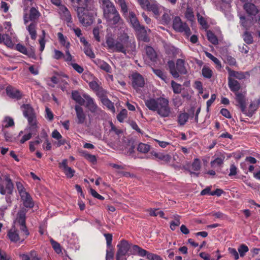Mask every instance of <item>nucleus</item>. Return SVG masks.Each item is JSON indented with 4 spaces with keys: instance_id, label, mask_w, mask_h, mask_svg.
<instances>
[{
    "instance_id": "nucleus-56",
    "label": "nucleus",
    "mask_w": 260,
    "mask_h": 260,
    "mask_svg": "<svg viewBox=\"0 0 260 260\" xmlns=\"http://www.w3.org/2000/svg\"><path fill=\"white\" fill-rule=\"evenodd\" d=\"M248 250V247L245 244H241L238 249V251L241 257H243Z\"/></svg>"
},
{
    "instance_id": "nucleus-40",
    "label": "nucleus",
    "mask_w": 260,
    "mask_h": 260,
    "mask_svg": "<svg viewBox=\"0 0 260 260\" xmlns=\"http://www.w3.org/2000/svg\"><path fill=\"white\" fill-rule=\"evenodd\" d=\"M72 3V6L74 7L75 10H77L78 12V17L79 19V21L81 22V16L80 14V9L81 8L80 7V3L81 0H70Z\"/></svg>"
},
{
    "instance_id": "nucleus-11",
    "label": "nucleus",
    "mask_w": 260,
    "mask_h": 260,
    "mask_svg": "<svg viewBox=\"0 0 260 260\" xmlns=\"http://www.w3.org/2000/svg\"><path fill=\"white\" fill-rule=\"evenodd\" d=\"M235 100L238 103V106L241 109L242 113H246V92H236L235 93Z\"/></svg>"
},
{
    "instance_id": "nucleus-35",
    "label": "nucleus",
    "mask_w": 260,
    "mask_h": 260,
    "mask_svg": "<svg viewBox=\"0 0 260 260\" xmlns=\"http://www.w3.org/2000/svg\"><path fill=\"white\" fill-rule=\"evenodd\" d=\"M57 37L60 44L66 48V50H69L70 44L66 41V37L61 32H58Z\"/></svg>"
},
{
    "instance_id": "nucleus-32",
    "label": "nucleus",
    "mask_w": 260,
    "mask_h": 260,
    "mask_svg": "<svg viewBox=\"0 0 260 260\" xmlns=\"http://www.w3.org/2000/svg\"><path fill=\"white\" fill-rule=\"evenodd\" d=\"M146 10H147L149 11H152L156 16H158L159 15L158 5L154 2L150 1Z\"/></svg>"
},
{
    "instance_id": "nucleus-20",
    "label": "nucleus",
    "mask_w": 260,
    "mask_h": 260,
    "mask_svg": "<svg viewBox=\"0 0 260 260\" xmlns=\"http://www.w3.org/2000/svg\"><path fill=\"white\" fill-rule=\"evenodd\" d=\"M28 123V130L38 134V121L36 115L27 118Z\"/></svg>"
},
{
    "instance_id": "nucleus-46",
    "label": "nucleus",
    "mask_w": 260,
    "mask_h": 260,
    "mask_svg": "<svg viewBox=\"0 0 260 260\" xmlns=\"http://www.w3.org/2000/svg\"><path fill=\"white\" fill-rule=\"evenodd\" d=\"M186 18L190 21H193L194 18L193 9L190 7H187L185 13Z\"/></svg>"
},
{
    "instance_id": "nucleus-3",
    "label": "nucleus",
    "mask_w": 260,
    "mask_h": 260,
    "mask_svg": "<svg viewBox=\"0 0 260 260\" xmlns=\"http://www.w3.org/2000/svg\"><path fill=\"white\" fill-rule=\"evenodd\" d=\"M145 104L149 110L156 112L161 117H168L171 113L169 100L166 98H150L145 100Z\"/></svg>"
},
{
    "instance_id": "nucleus-43",
    "label": "nucleus",
    "mask_w": 260,
    "mask_h": 260,
    "mask_svg": "<svg viewBox=\"0 0 260 260\" xmlns=\"http://www.w3.org/2000/svg\"><path fill=\"white\" fill-rule=\"evenodd\" d=\"M150 147L148 144L140 143L138 146L137 150L139 152L146 153L150 150Z\"/></svg>"
},
{
    "instance_id": "nucleus-6",
    "label": "nucleus",
    "mask_w": 260,
    "mask_h": 260,
    "mask_svg": "<svg viewBox=\"0 0 260 260\" xmlns=\"http://www.w3.org/2000/svg\"><path fill=\"white\" fill-rule=\"evenodd\" d=\"M82 106L86 108L90 112L94 114H98L101 109L93 98L87 94H82Z\"/></svg>"
},
{
    "instance_id": "nucleus-7",
    "label": "nucleus",
    "mask_w": 260,
    "mask_h": 260,
    "mask_svg": "<svg viewBox=\"0 0 260 260\" xmlns=\"http://www.w3.org/2000/svg\"><path fill=\"white\" fill-rule=\"evenodd\" d=\"M173 28L178 32H184L187 36L190 35V30L186 23L183 22L179 17H175L173 22Z\"/></svg>"
},
{
    "instance_id": "nucleus-45",
    "label": "nucleus",
    "mask_w": 260,
    "mask_h": 260,
    "mask_svg": "<svg viewBox=\"0 0 260 260\" xmlns=\"http://www.w3.org/2000/svg\"><path fill=\"white\" fill-rule=\"evenodd\" d=\"M50 242L51 244L52 248L57 253L59 254L61 253L62 250L60 245L59 243L54 240L53 239H50Z\"/></svg>"
},
{
    "instance_id": "nucleus-25",
    "label": "nucleus",
    "mask_w": 260,
    "mask_h": 260,
    "mask_svg": "<svg viewBox=\"0 0 260 260\" xmlns=\"http://www.w3.org/2000/svg\"><path fill=\"white\" fill-rule=\"evenodd\" d=\"M82 43L84 46V52L85 54L90 58H94L95 57V55L92 50L90 45L84 39V38H82Z\"/></svg>"
},
{
    "instance_id": "nucleus-60",
    "label": "nucleus",
    "mask_w": 260,
    "mask_h": 260,
    "mask_svg": "<svg viewBox=\"0 0 260 260\" xmlns=\"http://www.w3.org/2000/svg\"><path fill=\"white\" fill-rule=\"evenodd\" d=\"M223 159L220 157H217L211 162L212 167L220 166L223 164Z\"/></svg>"
},
{
    "instance_id": "nucleus-22",
    "label": "nucleus",
    "mask_w": 260,
    "mask_h": 260,
    "mask_svg": "<svg viewBox=\"0 0 260 260\" xmlns=\"http://www.w3.org/2000/svg\"><path fill=\"white\" fill-rule=\"evenodd\" d=\"M243 9L249 15L255 16L258 12L256 6L250 3H245L243 6Z\"/></svg>"
},
{
    "instance_id": "nucleus-38",
    "label": "nucleus",
    "mask_w": 260,
    "mask_h": 260,
    "mask_svg": "<svg viewBox=\"0 0 260 260\" xmlns=\"http://www.w3.org/2000/svg\"><path fill=\"white\" fill-rule=\"evenodd\" d=\"M173 217L174 219V221H172L170 222V228L172 231H175L176 228L180 224V216L178 215H174Z\"/></svg>"
},
{
    "instance_id": "nucleus-2",
    "label": "nucleus",
    "mask_w": 260,
    "mask_h": 260,
    "mask_svg": "<svg viewBox=\"0 0 260 260\" xmlns=\"http://www.w3.org/2000/svg\"><path fill=\"white\" fill-rule=\"evenodd\" d=\"M26 214L25 209L20 210L18 212L15 225L12 226L7 234L11 241L15 243L22 242L29 235L26 225Z\"/></svg>"
},
{
    "instance_id": "nucleus-9",
    "label": "nucleus",
    "mask_w": 260,
    "mask_h": 260,
    "mask_svg": "<svg viewBox=\"0 0 260 260\" xmlns=\"http://www.w3.org/2000/svg\"><path fill=\"white\" fill-rule=\"evenodd\" d=\"M72 99L74 100L78 105L75 107L78 118V122L81 123V95L79 91L73 90L72 92Z\"/></svg>"
},
{
    "instance_id": "nucleus-14",
    "label": "nucleus",
    "mask_w": 260,
    "mask_h": 260,
    "mask_svg": "<svg viewBox=\"0 0 260 260\" xmlns=\"http://www.w3.org/2000/svg\"><path fill=\"white\" fill-rule=\"evenodd\" d=\"M6 91L7 95L13 99L19 100L23 96V94L20 90L10 85L6 87Z\"/></svg>"
},
{
    "instance_id": "nucleus-30",
    "label": "nucleus",
    "mask_w": 260,
    "mask_h": 260,
    "mask_svg": "<svg viewBox=\"0 0 260 260\" xmlns=\"http://www.w3.org/2000/svg\"><path fill=\"white\" fill-rule=\"evenodd\" d=\"M259 104L256 101V103L252 102L249 106L248 110L247 111L246 110V113H243L246 114L248 117H251L254 113V112L257 109L258 107Z\"/></svg>"
},
{
    "instance_id": "nucleus-37",
    "label": "nucleus",
    "mask_w": 260,
    "mask_h": 260,
    "mask_svg": "<svg viewBox=\"0 0 260 260\" xmlns=\"http://www.w3.org/2000/svg\"><path fill=\"white\" fill-rule=\"evenodd\" d=\"M146 53L148 57L152 61H154L157 55L153 48L150 46H147L145 48Z\"/></svg>"
},
{
    "instance_id": "nucleus-42",
    "label": "nucleus",
    "mask_w": 260,
    "mask_h": 260,
    "mask_svg": "<svg viewBox=\"0 0 260 260\" xmlns=\"http://www.w3.org/2000/svg\"><path fill=\"white\" fill-rule=\"evenodd\" d=\"M189 115L187 113H181L178 117V122L180 125H184L187 121Z\"/></svg>"
},
{
    "instance_id": "nucleus-49",
    "label": "nucleus",
    "mask_w": 260,
    "mask_h": 260,
    "mask_svg": "<svg viewBox=\"0 0 260 260\" xmlns=\"http://www.w3.org/2000/svg\"><path fill=\"white\" fill-rule=\"evenodd\" d=\"M243 38L244 42L247 44H250L253 43V37L251 34L247 31H245Z\"/></svg>"
},
{
    "instance_id": "nucleus-1",
    "label": "nucleus",
    "mask_w": 260,
    "mask_h": 260,
    "mask_svg": "<svg viewBox=\"0 0 260 260\" xmlns=\"http://www.w3.org/2000/svg\"><path fill=\"white\" fill-rule=\"evenodd\" d=\"M106 43L108 48L112 52H121L125 55H133L136 51L135 42L130 40L126 34H123L116 40L111 36H107Z\"/></svg>"
},
{
    "instance_id": "nucleus-34",
    "label": "nucleus",
    "mask_w": 260,
    "mask_h": 260,
    "mask_svg": "<svg viewBox=\"0 0 260 260\" xmlns=\"http://www.w3.org/2000/svg\"><path fill=\"white\" fill-rule=\"evenodd\" d=\"M14 125V122L10 117H6L2 122V129H6V128L11 127Z\"/></svg>"
},
{
    "instance_id": "nucleus-55",
    "label": "nucleus",
    "mask_w": 260,
    "mask_h": 260,
    "mask_svg": "<svg viewBox=\"0 0 260 260\" xmlns=\"http://www.w3.org/2000/svg\"><path fill=\"white\" fill-rule=\"evenodd\" d=\"M37 133L32 132L31 131H29V133L27 134L24 135L21 139L20 140V142L21 144L24 143L26 141L29 140L31 139L32 136L37 135Z\"/></svg>"
},
{
    "instance_id": "nucleus-28",
    "label": "nucleus",
    "mask_w": 260,
    "mask_h": 260,
    "mask_svg": "<svg viewBox=\"0 0 260 260\" xmlns=\"http://www.w3.org/2000/svg\"><path fill=\"white\" fill-rule=\"evenodd\" d=\"M0 40V44L4 43L9 47H11L13 46V43L12 41L11 37L8 34L2 35L1 34Z\"/></svg>"
},
{
    "instance_id": "nucleus-13",
    "label": "nucleus",
    "mask_w": 260,
    "mask_h": 260,
    "mask_svg": "<svg viewBox=\"0 0 260 260\" xmlns=\"http://www.w3.org/2000/svg\"><path fill=\"white\" fill-rule=\"evenodd\" d=\"M118 250L116 253V257H125V255L129 250L130 246L126 240H122L117 245Z\"/></svg>"
},
{
    "instance_id": "nucleus-8",
    "label": "nucleus",
    "mask_w": 260,
    "mask_h": 260,
    "mask_svg": "<svg viewBox=\"0 0 260 260\" xmlns=\"http://www.w3.org/2000/svg\"><path fill=\"white\" fill-rule=\"evenodd\" d=\"M5 185L0 184V193L2 195L12 194L14 189V184L12 179L9 176L5 177Z\"/></svg>"
},
{
    "instance_id": "nucleus-52",
    "label": "nucleus",
    "mask_w": 260,
    "mask_h": 260,
    "mask_svg": "<svg viewBox=\"0 0 260 260\" xmlns=\"http://www.w3.org/2000/svg\"><path fill=\"white\" fill-rule=\"evenodd\" d=\"M171 84L173 91L175 93L178 94L181 92L182 90V86L180 84H178L174 81H172Z\"/></svg>"
},
{
    "instance_id": "nucleus-48",
    "label": "nucleus",
    "mask_w": 260,
    "mask_h": 260,
    "mask_svg": "<svg viewBox=\"0 0 260 260\" xmlns=\"http://www.w3.org/2000/svg\"><path fill=\"white\" fill-rule=\"evenodd\" d=\"M96 95L100 99L101 101L103 99L107 98V92L101 86L95 92Z\"/></svg>"
},
{
    "instance_id": "nucleus-57",
    "label": "nucleus",
    "mask_w": 260,
    "mask_h": 260,
    "mask_svg": "<svg viewBox=\"0 0 260 260\" xmlns=\"http://www.w3.org/2000/svg\"><path fill=\"white\" fill-rule=\"evenodd\" d=\"M2 131L7 142H13L14 141V138L11 133L7 132L6 129H2Z\"/></svg>"
},
{
    "instance_id": "nucleus-5",
    "label": "nucleus",
    "mask_w": 260,
    "mask_h": 260,
    "mask_svg": "<svg viewBox=\"0 0 260 260\" xmlns=\"http://www.w3.org/2000/svg\"><path fill=\"white\" fill-rule=\"evenodd\" d=\"M168 65L170 73L174 78H179V74L185 75L187 72L185 67V61L182 59H177L176 67L173 60L168 61Z\"/></svg>"
},
{
    "instance_id": "nucleus-63",
    "label": "nucleus",
    "mask_w": 260,
    "mask_h": 260,
    "mask_svg": "<svg viewBox=\"0 0 260 260\" xmlns=\"http://www.w3.org/2000/svg\"><path fill=\"white\" fill-rule=\"evenodd\" d=\"M197 16L199 23L203 27H206L207 23L205 18L199 13L197 14Z\"/></svg>"
},
{
    "instance_id": "nucleus-44",
    "label": "nucleus",
    "mask_w": 260,
    "mask_h": 260,
    "mask_svg": "<svg viewBox=\"0 0 260 260\" xmlns=\"http://www.w3.org/2000/svg\"><path fill=\"white\" fill-rule=\"evenodd\" d=\"M202 73L204 77L210 79L213 75L212 70L208 67L204 66L202 70Z\"/></svg>"
},
{
    "instance_id": "nucleus-62",
    "label": "nucleus",
    "mask_w": 260,
    "mask_h": 260,
    "mask_svg": "<svg viewBox=\"0 0 260 260\" xmlns=\"http://www.w3.org/2000/svg\"><path fill=\"white\" fill-rule=\"evenodd\" d=\"M171 159V156L170 154H165L163 153H161L159 160H163L166 163H169Z\"/></svg>"
},
{
    "instance_id": "nucleus-16",
    "label": "nucleus",
    "mask_w": 260,
    "mask_h": 260,
    "mask_svg": "<svg viewBox=\"0 0 260 260\" xmlns=\"http://www.w3.org/2000/svg\"><path fill=\"white\" fill-rule=\"evenodd\" d=\"M53 58L57 60L63 58L64 60L68 62L72 60V56L70 54L69 50H66V55H64L61 51L54 49Z\"/></svg>"
},
{
    "instance_id": "nucleus-36",
    "label": "nucleus",
    "mask_w": 260,
    "mask_h": 260,
    "mask_svg": "<svg viewBox=\"0 0 260 260\" xmlns=\"http://www.w3.org/2000/svg\"><path fill=\"white\" fill-rule=\"evenodd\" d=\"M82 156L89 162L91 163L93 165H95L96 164L97 159L94 155L90 154L88 153L87 151H82Z\"/></svg>"
},
{
    "instance_id": "nucleus-21",
    "label": "nucleus",
    "mask_w": 260,
    "mask_h": 260,
    "mask_svg": "<svg viewBox=\"0 0 260 260\" xmlns=\"http://www.w3.org/2000/svg\"><path fill=\"white\" fill-rule=\"evenodd\" d=\"M21 108L22 110L23 116L26 118L36 115L34 109L29 104H23Z\"/></svg>"
},
{
    "instance_id": "nucleus-33",
    "label": "nucleus",
    "mask_w": 260,
    "mask_h": 260,
    "mask_svg": "<svg viewBox=\"0 0 260 260\" xmlns=\"http://www.w3.org/2000/svg\"><path fill=\"white\" fill-rule=\"evenodd\" d=\"M137 30L140 31L139 38L140 40L145 42H148L150 41L149 38L148 36L146 30L144 26L141 27Z\"/></svg>"
},
{
    "instance_id": "nucleus-4",
    "label": "nucleus",
    "mask_w": 260,
    "mask_h": 260,
    "mask_svg": "<svg viewBox=\"0 0 260 260\" xmlns=\"http://www.w3.org/2000/svg\"><path fill=\"white\" fill-rule=\"evenodd\" d=\"M100 1L104 17L111 24H117L119 21L120 17L113 4L110 0Z\"/></svg>"
},
{
    "instance_id": "nucleus-61",
    "label": "nucleus",
    "mask_w": 260,
    "mask_h": 260,
    "mask_svg": "<svg viewBox=\"0 0 260 260\" xmlns=\"http://www.w3.org/2000/svg\"><path fill=\"white\" fill-rule=\"evenodd\" d=\"M191 166L194 171H199L201 169L200 160L198 158L194 159Z\"/></svg>"
},
{
    "instance_id": "nucleus-41",
    "label": "nucleus",
    "mask_w": 260,
    "mask_h": 260,
    "mask_svg": "<svg viewBox=\"0 0 260 260\" xmlns=\"http://www.w3.org/2000/svg\"><path fill=\"white\" fill-rule=\"evenodd\" d=\"M101 101L108 109L110 110L113 113H115V109L114 104L107 98L102 99Z\"/></svg>"
},
{
    "instance_id": "nucleus-31",
    "label": "nucleus",
    "mask_w": 260,
    "mask_h": 260,
    "mask_svg": "<svg viewBox=\"0 0 260 260\" xmlns=\"http://www.w3.org/2000/svg\"><path fill=\"white\" fill-rule=\"evenodd\" d=\"M129 19L135 29H138L142 27L140 25L139 22L134 12H131L129 13Z\"/></svg>"
},
{
    "instance_id": "nucleus-26",
    "label": "nucleus",
    "mask_w": 260,
    "mask_h": 260,
    "mask_svg": "<svg viewBox=\"0 0 260 260\" xmlns=\"http://www.w3.org/2000/svg\"><path fill=\"white\" fill-rule=\"evenodd\" d=\"M226 69L228 72L229 77L232 78V77H234L239 80L245 78V75L243 72L233 71L229 67H226Z\"/></svg>"
},
{
    "instance_id": "nucleus-19",
    "label": "nucleus",
    "mask_w": 260,
    "mask_h": 260,
    "mask_svg": "<svg viewBox=\"0 0 260 260\" xmlns=\"http://www.w3.org/2000/svg\"><path fill=\"white\" fill-rule=\"evenodd\" d=\"M92 9L91 10V11ZM82 14V25L88 26L91 25L93 22V14L91 10L87 11L83 10Z\"/></svg>"
},
{
    "instance_id": "nucleus-59",
    "label": "nucleus",
    "mask_w": 260,
    "mask_h": 260,
    "mask_svg": "<svg viewBox=\"0 0 260 260\" xmlns=\"http://www.w3.org/2000/svg\"><path fill=\"white\" fill-rule=\"evenodd\" d=\"M84 6H82V9H84V10L86 9L87 11L93 9V0H84Z\"/></svg>"
},
{
    "instance_id": "nucleus-27",
    "label": "nucleus",
    "mask_w": 260,
    "mask_h": 260,
    "mask_svg": "<svg viewBox=\"0 0 260 260\" xmlns=\"http://www.w3.org/2000/svg\"><path fill=\"white\" fill-rule=\"evenodd\" d=\"M52 137L58 140L57 147H60L61 145H63L66 143L64 139H62L61 134L56 130H54L52 133Z\"/></svg>"
},
{
    "instance_id": "nucleus-39",
    "label": "nucleus",
    "mask_w": 260,
    "mask_h": 260,
    "mask_svg": "<svg viewBox=\"0 0 260 260\" xmlns=\"http://www.w3.org/2000/svg\"><path fill=\"white\" fill-rule=\"evenodd\" d=\"M92 77V80L88 83L90 88L94 92H95L100 87V85L98 83V79L94 77Z\"/></svg>"
},
{
    "instance_id": "nucleus-29",
    "label": "nucleus",
    "mask_w": 260,
    "mask_h": 260,
    "mask_svg": "<svg viewBox=\"0 0 260 260\" xmlns=\"http://www.w3.org/2000/svg\"><path fill=\"white\" fill-rule=\"evenodd\" d=\"M37 23L31 22L27 27V30L28 31L30 35L31 39L35 40L37 38L36 31Z\"/></svg>"
},
{
    "instance_id": "nucleus-53",
    "label": "nucleus",
    "mask_w": 260,
    "mask_h": 260,
    "mask_svg": "<svg viewBox=\"0 0 260 260\" xmlns=\"http://www.w3.org/2000/svg\"><path fill=\"white\" fill-rule=\"evenodd\" d=\"M115 2L118 4L121 8V11L125 14L127 13V6L124 0H116Z\"/></svg>"
},
{
    "instance_id": "nucleus-24",
    "label": "nucleus",
    "mask_w": 260,
    "mask_h": 260,
    "mask_svg": "<svg viewBox=\"0 0 260 260\" xmlns=\"http://www.w3.org/2000/svg\"><path fill=\"white\" fill-rule=\"evenodd\" d=\"M228 85L231 90L235 93L238 92V91L241 88L240 83L231 77L228 78Z\"/></svg>"
},
{
    "instance_id": "nucleus-17",
    "label": "nucleus",
    "mask_w": 260,
    "mask_h": 260,
    "mask_svg": "<svg viewBox=\"0 0 260 260\" xmlns=\"http://www.w3.org/2000/svg\"><path fill=\"white\" fill-rule=\"evenodd\" d=\"M58 13L61 19L68 22H70L72 19L70 11L65 6L61 5L59 6Z\"/></svg>"
},
{
    "instance_id": "nucleus-64",
    "label": "nucleus",
    "mask_w": 260,
    "mask_h": 260,
    "mask_svg": "<svg viewBox=\"0 0 260 260\" xmlns=\"http://www.w3.org/2000/svg\"><path fill=\"white\" fill-rule=\"evenodd\" d=\"M45 117L48 120L51 121L53 119V114L48 107L45 108Z\"/></svg>"
},
{
    "instance_id": "nucleus-18",
    "label": "nucleus",
    "mask_w": 260,
    "mask_h": 260,
    "mask_svg": "<svg viewBox=\"0 0 260 260\" xmlns=\"http://www.w3.org/2000/svg\"><path fill=\"white\" fill-rule=\"evenodd\" d=\"M21 199L23 202V206L26 208L31 209L34 206V202L30 194L27 192L20 196Z\"/></svg>"
},
{
    "instance_id": "nucleus-23",
    "label": "nucleus",
    "mask_w": 260,
    "mask_h": 260,
    "mask_svg": "<svg viewBox=\"0 0 260 260\" xmlns=\"http://www.w3.org/2000/svg\"><path fill=\"white\" fill-rule=\"evenodd\" d=\"M41 16V13L35 7H31L29 10V20L31 22L37 23Z\"/></svg>"
},
{
    "instance_id": "nucleus-50",
    "label": "nucleus",
    "mask_w": 260,
    "mask_h": 260,
    "mask_svg": "<svg viewBox=\"0 0 260 260\" xmlns=\"http://www.w3.org/2000/svg\"><path fill=\"white\" fill-rule=\"evenodd\" d=\"M25 52V55L28 56L29 57L35 59H37L35 49L33 46H30L29 48H27Z\"/></svg>"
},
{
    "instance_id": "nucleus-51",
    "label": "nucleus",
    "mask_w": 260,
    "mask_h": 260,
    "mask_svg": "<svg viewBox=\"0 0 260 260\" xmlns=\"http://www.w3.org/2000/svg\"><path fill=\"white\" fill-rule=\"evenodd\" d=\"M206 56L211 59L216 65V68L218 69H220L222 67L221 64L219 60L212 55L211 53L206 52Z\"/></svg>"
},
{
    "instance_id": "nucleus-47",
    "label": "nucleus",
    "mask_w": 260,
    "mask_h": 260,
    "mask_svg": "<svg viewBox=\"0 0 260 260\" xmlns=\"http://www.w3.org/2000/svg\"><path fill=\"white\" fill-rule=\"evenodd\" d=\"M208 40L213 44L216 45L218 43V40L216 36L212 31L209 30L207 33Z\"/></svg>"
},
{
    "instance_id": "nucleus-15",
    "label": "nucleus",
    "mask_w": 260,
    "mask_h": 260,
    "mask_svg": "<svg viewBox=\"0 0 260 260\" xmlns=\"http://www.w3.org/2000/svg\"><path fill=\"white\" fill-rule=\"evenodd\" d=\"M58 167L63 170L68 178H71L74 176L75 171L71 167H68L67 159H63L61 162L59 163Z\"/></svg>"
},
{
    "instance_id": "nucleus-58",
    "label": "nucleus",
    "mask_w": 260,
    "mask_h": 260,
    "mask_svg": "<svg viewBox=\"0 0 260 260\" xmlns=\"http://www.w3.org/2000/svg\"><path fill=\"white\" fill-rule=\"evenodd\" d=\"M16 185L20 196H21L22 194H23L27 192V191H26V190L23 184L21 182H16Z\"/></svg>"
},
{
    "instance_id": "nucleus-10",
    "label": "nucleus",
    "mask_w": 260,
    "mask_h": 260,
    "mask_svg": "<svg viewBox=\"0 0 260 260\" xmlns=\"http://www.w3.org/2000/svg\"><path fill=\"white\" fill-rule=\"evenodd\" d=\"M133 248V250L137 252L140 256H147V258L149 260H162V258L158 255L150 253L138 245H134Z\"/></svg>"
},
{
    "instance_id": "nucleus-54",
    "label": "nucleus",
    "mask_w": 260,
    "mask_h": 260,
    "mask_svg": "<svg viewBox=\"0 0 260 260\" xmlns=\"http://www.w3.org/2000/svg\"><path fill=\"white\" fill-rule=\"evenodd\" d=\"M127 110L125 109H123L117 115V119L119 122H122L123 120L127 117Z\"/></svg>"
},
{
    "instance_id": "nucleus-12",
    "label": "nucleus",
    "mask_w": 260,
    "mask_h": 260,
    "mask_svg": "<svg viewBox=\"0 0 260 260\" xmlns=\"http://www.w3.org/2000/svg\"><path fill=\"white\" fill-rule=\"evenodd\" d=\"M132 84L133 88L138 90L139 88L143 87L144 86V79L141 75L136 73L132 76Z\"/></svg>"
}]
</instances>
